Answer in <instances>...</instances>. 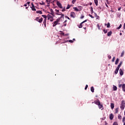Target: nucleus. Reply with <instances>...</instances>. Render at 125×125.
<instances>
[{
	"mask_svg": "<svg viewBox=\"0 0 125 125\" xmlns=\"http://www.w3.org/2000/svg\"><path fill=\"white\" fill-rule=\"evenodd\" d=\"M60 21V18L57 19L56 21L53 22V27H55L56 25H60V23L59 22Z\"/></svg>",
	"mask_w": 125,
	"mask_h": 125,
	"instance_id": "nucleus-1",
	"label": "nucleus"
},
{
	"mask_svg": "<svg viewBox=\"0 0 125 125\" xmlns=\"http://www.w3.org/2000/svg\"><path fill=\"white\" fill-rule=\"evenodd\" d=\"M47 19L48 20H50V22H53V21L54 19H53V16L50 15V14H48L47 16Z\"/></svg>",
	"mask_w": 125,
	"mask_h": 125,
	"instance_id": "nucleus-2",
	"label": "nucleus"
},
{
	"mask_svg": "<svg viewBox=\"0 0 125 125\" xmlns=\"http://www.w3.org/2000/svg\"><path fill=\"white\" fill-rule=\"evenodd\" d=\"M125 101H122L121 104L120 105V109H121V110H124L125 109Z\"/></svg>",
	"mask_w": 125,
	"mask_h": 125,
	"instance_id": "nucleus-3",
	"label": "nucleus"
},
{
	"mask_svg": "<svg viewBox=\"0 0 125 125\" xmlns=\"http://www.w3.org/2000/svg\"><path fill=\"white\" fill-rule=\"evenodd\" d=\"M35 20L36 21H37L38 22H39V23H42V18H41L40 19V18L39 17H37L36 19H35Z\"/></svg>",
	"mask_w": 125,
	"mask_h": 125,
	"instance_id": "nucleus-4",
	"label": "nucleus"
},
{
	"mask_svg": "<svg viewBox=\"0 0 125 125\" xmlns=\"http://www.w3.org/2000/svg\"><path fill=\"white\" fill-rule=\"evenodd\" d=\"M57 4L59 7L60 8H63V7L62 6V4H61V3L59 2V1H57Z\"/></svg>",
	"mask_w": 125,
	"mask_h": 125,
	"instance_id": "nucleus-5",
	"label": "nucleus"
},
{
	"mask_svg": "<svg viewBox=\"0 0 125 125\" xmlns=\"http://www.w3.org/2000/svg\"><path fill=\"white\" fill-rule=\"evenodd\" d=\"M86 21H87V20H85V21H84L83 22H82L80 24V25L79 26V28H83V23H85V22H86Z\"/></svg>",
	"mask_w": 125,
	"mask_h": 125,
	"instance_id": "nucleus-6",
	"label": "nucleus"
},
{
	"mask_svg": "<svg viewBox=\"0 0 125 125\" xmlns=\"http://www.w3.org/2000/svg\"><path fill=\"white\" fill-rule=\"evenodd\" d=\"M70 16L71 17H72V18H75V17H76V13H75L74 12H72L70 13Z\"/></svg>",
	"mask_w": 125,
	"mask_h": 125,
	"instance_id": "nucleus-7",
	"label": "nucleus"
},
{
	"mask_svg": "<svg viewBox=\"0 0 125 125\" xmlns=\"http://www.w3.org/2000/svg\"><path fill=\"white\" fill-rule=\"evenodd\" d=\"M94 103L95 104H96V105H98H98H100V101H99V100H96V101H95L94 102Z\"/></svg>",
	"mask_w": 125,
	"mask_h": 125,
	"instance_id": "nucleus-8",
	"label": "nucleus"
},
{
	"mask_svg": "<svg viewBox=\"0 0 125 125\" xmlns=\"http://www.w3.org/2000/svg\"><path fill=\"white\" fill-rule=\"evenodd\" d=\"M119 72L120 76H123V75H124V71H123V69H122V68L120 69Z\"/></svg>",
	"mask_w": 125,
	"mask_h": 125,
	"instance_id": "nucleus-9",
	"label": "nucleus"
},
{
	"mask_svg": "<svg viewBox=\"0 0 125 125\" xmlns=\"http://www.w3.org/2000/svg\"><path fill=\"white\" fill-rule=\"evenodd\" d=\"M50 14L51 15H52V16H53V17H54L55 16V15H54V12H53V10H52V9H50Z\"/></svg>",
	"mask_w": 125,
	"mask_h": 125,
	"instance_id": "nucleus-10",
	"label": "nucleus"
},
{
	"mask_svg": "<svg viewBox=\"0 0 125 125\" xmlns=\"http://www.w3.org/2000/svg\"><path fill=\"white\" fill-rule=\"evenodd\" d=\"M55 11H56L57 15H60L62 13L59 12V10L56 9Z\"/></svg>",
	"mask_w": 125,
	"mask_h": 125,
	"instance_id": "nucleus-11",
	"label": "nucleus"
},
{
	"mask_svg": "<svg viewBox=\"0 0 125 125\" xmlns=\"http://www.w3.org/2000/svg\"><path fill=\"white\" fill-rule=\"evenodd\" d=\"M109 119L110 120H113V119H114V115H113L112 113H111L109 115Z\"/></svg>",
	"mask_w": 125,
	"mask_h": 125,
	"instance_id": "nucleus-12",
	"label": "nucleus"
},
{
	"mask_svg": "<svg viewBox=\"0 0 125 125\" xmlns=\"http://www.w3.org/2000/svg\"><path fill=\"white\" fill-rule=\"evenodd\" d=\"M119 70H120V68H118V67L116 68L115 71L114 72L115 75H117V74H118V72H119Z\"/></svg>",
	"mask_w": 125,
	"mask_h": 125,
	"instance_id": "nucleus-13",
	"label": "nucleus"
},
{
	"mask_svg": "<svg viewBox=\"0 0 125 125\" xmlns=\"http://www.w3.org/2000/svg\"><path fill=\"white\" fill-rule=\"evenodd\" d=\"M43 23L44 25V27H46V19H44Z\"/></svg>",
	"mask_w": 125,
	"mask_h": 125,
	"instance_id": "nucleus-14",
	"label": "nucleus"
},
{
	"mask_svg": "<svg viewBox=\"0 0 125 125\" xmlns=\"http://www.w3.org/2000/svg\"><path fill=\"white\" fill-rule=\"evenodd\" d=\"M112 88H113V90H114V91H116V90H117V86H115V85H113Z\"/></svg>",
	"mask_w": 125,
	"mask_h": 125,
	"instance_id": "nucleus-15",
	"label": "nucleus"
},
{
	"mask_svg": "<svg viewBox=\"0 0 125 125\" xmlns=\"http://www.w3.org/2000/svg\"><path fill=\"white\" fill-rule=\"evenodd\" d=\"M99 109H101V110H103V105L100 104L98 105Z\"/></svg>",
	"mask_w": 125,
	"mask_h": 125,
	"instance_id": "nucleus-16",
	"label": "nucleus"
},
{
	"mask_svg": "<svg viewBox=\"0 0 125 125\" xmlns=\"http://www.w3.org/2000/svg\"><path fill=\"white\" fill-rule=\"evenodd\" d=\"M122 64H123V62H120V63L118 64V66H117V68L118 69H120V68H121V66H122Z\"/></svg>",
	"mask_w": 125,
	"mask_h": 125,
	"instance_id": "nucleus-17",
	"label": "nucleus"
},
{
	"mask_svg": "<svg viewBox=\"0 0 125 125\" xmlns=\"http://www.w3.org/2000/svg\"><path fill=\"white\" fill-rule=\"evenodd\" d=\"M122 89H123V91L125 92V84H123Z\"/></svg>",
	"mask_w": 125,
	"mask_h": 125,
	"instance_id": "nucleus-18",
	"label": "nucleus"
},
{
	"mask_svg": "<svg viewBox=\"0 0 125 125\" xmlns=\"http://www.w3.org/2000/svg\"><path fill=\"white\" fill-rule=\"evenodd\" d=\"M110 107L111 109H114V107H115V104L113 103H111Z\"/></svg>",
	"mask_w": 125,
	"mask_h": 125,
	"instance_id": "nucleus-19",
	"label": "nucleus"
},
{
	"mask_svg": "<svg viewBox=\"0 0 125 125\" xmlns=\"http://www.w3.org/2000/svg\"><path fill=\"white\" fill-rule=\"evenodd\" d=\"M112 31H109L107 33V36L108 37H110L112 35Z\"/></svg>",
	"mask_w": 125,
	"mask_h": 125,
	"instance_id": "nucleus-20",
	"label": "nucleus"
},
{
	"mask_svg": "<svg viewBox=\"0 0 125 125\" xmlns=\"http://www.w3.org/2000/svg\"><path fill=\"white\" fill-rule=\"evenodd\" d=\"M119 58H117L115 61V65H118V64L119 63Z\"/></svg>",
	"mask_w": 125,
	"mask_h": 125,
	"instance_id": "nucleus-21",
	"label": "nucleus"
},
{
	"mask_svg": "<svg viewBox=\"0 0 125 125\" xmlns=\"http://www.w3.org/2000/svg\"><path fill=\"white\" fill-rule=\"evenodd\" d=\"M119 113V107L115 109V114H118Z\"/></svg>",
	"mask_w": 125,
	"mask_h": 125,
	"instance_id": "nucleus-22",
	"label": "nucleus"
},
{
	"mask_svg": "<svg viewBox=\"0 0 125 125\" xmlns=\"http://www.w3.org/2000/svg\"><path fill=\"white\" fill-rule=\"evenodd\" d=\"M36 13L39 14H42V11H36Z\"/></svg>",
	"mask_w": 125,
	"mask_h": 125,
	"instance_id": "nucleus-23",
	"label": "nucleus"
},
{
	"mask_svg": "<svg viewBox=\"0 0 125 125\" xmlns=\"http://www.w3.org/2000/svg\"><path fill=\"white\" fill-rule=\"evenodd\" d=\"M125 55V51H123L121 54V57H123Z\"/></svg>",
	"mask_w": 125,
	"mask_h": 125,
	"instance_id": "nucleus-24",
	"label": "nucleus"
},
{
	"mask_svg": "<svg viewBox=\"0 0 125 125\" xmlns=\"http://www.w3.org/2000/svg\"><path fill=\"white\" fill-rule=\"evenodd\" d=\"M94 2L96 5L97 6L98 5V0H94Z\"/></svg>",
	"mask_w": 125,
	"mask_h": 125,
	"instance_id": "nucleus-25",
	"label": "nucleus"
},
{
	"mask_svg": "<svg viewBox=\"0 0 125 125\" xmlns=\"http://www.w3.org/2000/svg\"><path fill=\"white\" fill-rule=\"evenodd\" d=\"M31 8L32 9V10H33V11H36L37 10L36 9V8L34 7H31Z\"/></svg>",
	"mask_w": 125,
	"mask_h": 125,
	"instance_id": "nucleus-26",
	"label": "nucleus"
},
{
	"mask_svg": "<svg viewBox=\"0 0 125 125\" xmlns=\"http://www.w3.org/2000/svg\"><path fill=\"white\" fill-rule=\"evenodd\" d=\"M91 91L92 92H94V87H93V86L91 87Z\"/></svg>",
	"mask_w": 125,
	"mask_h": 125,
	"instance_id": "nucleus-27",
	"label": "nucleus"
},
{
	"mask_svg": "<svg viewBox=\"0 0 125 125\" xmlns=\"http://www.w3.org/2000/svg\"><path fill=\"white\" fill-rule=\"evenodd\" d=\"M61 15V17L59 18H60V19H61V18H64V14H62V13Z\"/></svg>",
	"mask_w": 125,
	"mask_h": 125,
	"instance_id": "nucleus-28",
	"label": "nucleus"
},
{
	"mask_svg": "<svg viewBox=\"0 0 125 125\" xmlns=\"http://www.w3.org/2000/svg\"><path fill=\"white\" fill-rule=\"evenodd\" d=\"M73 9L75 11H79V9H78L77 7H74Z\"/></svg>",
	"mask_w": 125,
	"mask_h": 125,
	"instance_id": "nucleus-29",
	"label": "nucleus"
},
{
	"mask_svg": "<svg viewBox=\"0 0 125 125\" xmlns=\"http://www.w3.org/2000/svg\"><path fill=\"white\" fill-rule=\"evenodd\" d=\"M118 118L119 120H122V116H121V115L119 114Z\"/></svg>",
	"mask_w": 125,
	"mask_h": 125,
	"instance_id": "nucleus-30",
	"label": "nucleus"
},
{
	"mask_svg": "<svg viewBox=\"0 0 125 125\" xmlns=\"http://www.w3.org/2000/svg\"><path fill=\"white\" fill-rule=\"evenodd\" d=\"M103 32H104V34H107L108 31L106 29H104Z\"/></svg>",
	"mask_w": 125,
	"mask_h": 125,
	"instance_id": "nucleus-31",
	"label": "nucleus"
},
{
	"mask_svg": "<svg viewBox=\"0 0 125 125\" xmlns=\"http://www.w3.org/2000/svg\"><path fill=\"white\" fill-rule=\"evenodd\" d=\"M110 22H108L107 24V28H110Z\"/></svg>",
	"mask_w": 125,
	"mask_h": 125,
	"instance_id": "nucleus-32",
	"label": "nucleus"
},
{
	"mask_svg": "<svg viewBox=\"0 0 125 125\" xmlns=\"http://www.w3.org/2000/svg\"><path fill=\"white\" fill-rule=\"evenodd\" d=\"M90 12L91 13H93V8L92 7H91Z\"/></svg>",
	"mask_w": 125,
	"mask_h": 125,
	"instance_id": "nucleus-33",
	"label": "nucleus"
},
{
	"mask_svg": "<svg viewBox=\"0 0 125 125\" xmlns=\"http://www.w3.org/2000/svg\"><path fill=\"white\" fill-rule=\"evenodd\" d=\"M70 7H71V5H70L69 4H68L66 7V9H69V8H70Z\"/></svg>",
	"mask_w": 125,
	"mask_h": 125,
	"instance_id": "nucleus-34",
	"label": "nucleus"
},
{
	"mask_svg": "<svg viewBox=\"0 0 125 125\" xmlns=\"http://www.w3.org/2000/svg\"><path fill=\"white\" fill-rule=\"evenodd\" d=\"M122 28V24H120L119 26L117 28L118 30H120V29Z\"/></svg>",
	"mask_w": 125,
	"mask_h": 125,
	"instance_id": "nucleus-35",
	"label": "nucleus"
},
{
	"mask_svg": "<svg viewBox=\"0 0 125 125\" xmlns=\"http://www.w3.org/2000/svg\"><path fill=\"white\" fill-rule=\"evenodd\" d=\"M42 17H43V18H44V19H46V18H47L46 16L44 15H42Z\"/></svg>",
	"mask_w": 125,
	"mask_h": 125,
	"instance_id": "nucleus-36",
	"label": "nucleus"
},
{
	"mask_svg": "<svg viewBox=\"0 0 125 125\" xmlns=\"http://www.w3.org/2000/svg\"><path fill=\"white\" fill-rule=\"evenodd\" d=\"M87 87H88V85L86 84L84 88L85 90H86V89H87Z\"/></svg>",
	"mask_w": 125,
	"mask_h": 125,
	"instance_id": "nucleus-37",
	"label": "nucleus"
},
{
	"mask_svg": "<svg viewBox=\"0 0 125 125\" xmlns=\"http://www.w3.org/2000/svg\"><path fill=\"white\" fill-rule=\"evenodd\" d=\"M67 26V23H65L62 25V27H66Z\"/></svg>",
	"mask_w": 125,
	"mask_h": 125,
	"instance_id": "nucleus-38",
	"label": "nucleus"
},
{
	"mask_svg": "<svg viewBox=\"0 0 125 125\" xmlns=\"http://www.w3.org/2000/svg\"><path fill=\"white\" fill-rule=\"evenodd\" d=\"M123 123H125V117H124L123 118Z\"/></svg>",
	"mask_w": 125,
	"mask_h": 125,
	"instance_id": "nucleus-39",
	"label": "nucleus"
},
{
	"mask_svg": "<svg viewBox=\"0 0 125 125\" xmlns=\"http://www.w3.org/2000/svg\"><path fill=\"white\" fill-rule=\"evenodd\" d=\"M77 0H73L72 1V3H73V4H75V2H76V1Z\"/></svg>",
	"mask_w": 125,
	"mask_h": 125,
	"instance_id": "nucleus-40",
	"label": "nucleus"
},
{
	"mask_svg": "<svg viewBox=\"0 0 125 125\" xmlns=\"http://www.w3.org/2000/svg\"><path fill=\"white\" fill-rule=\"evenodd\" d=\"M118 86H119V87H120V88L123 87V84H119L118 85Z\"/></svg>",
	"mask_w": 125,
	"mask_h": 125,
	"instance_id": "nucleus-41",
	"label": "nucleus"
},
{
	"mask_svg": "<svg viewBox=\"0 0 125 125\" xmlns=\"http://www.w3.org/2000/svg\"><path fill=\"white\" fill-rule=\"evenodd\" d=\"M89 16L90 17H91V18H92L93 19V18H94V17H93L92 15H90V14H89Z\"/></svg>",
	"mask_w": 125,
	"mask_h": 125,
	"instance_id": "nucleus-42",
	"label": "nucleus"
},
{
	"mask_svg": "<svg viewBox=\"0 0 125 125\" xmlns=\"http://www.w3.org/2000/svg\"><path fill=\"white\" fill-rule=\"evenodd\" d=\"M113 125H118V123H117V122H114L113 124Z\"/></svg>",
	"mask_w": 125,
	"mask_h": 125,
	"instance_id": "nucleus-43",
	"label": "nucleus"
},
{
	"mask_svg": "<svg viewBox=\"0 0 125 125\" xmlns=\"http://www.w3.org/2000/svg\"><path fill=\"white\" fill-rule=\"evenodd\" d=\"M115 62V57H114L112 60V62Z\"/></svg>",
	"mask_w": 125,
	"mask_h": 125,
	"instance_id": "nucleus-44",
	"label": "nucleus"
},
{
	"mask_svg": "<svg viewBox=\"0 0 125 125\" xmlns=\"http://www.w3.org/2000/svg\"><path fill=\"white\" fill-rule=\"evenodd\" d=\"M83 18H84V16H82L80 17V19H83Z\"/></svg>",
	"mask_w": 125,
	"mask_h": 125,
	"instance_id": "nucleus-45",
	"label": "nucleus"
},
{
	"mask_svg": "<svg viewBox=\"0 0 125 125\" xmlns=\"http://www.w3.org/2000/svg\"><path fill=\"white\" fill-rule=\"evenodd\" d=\"M35 6V5H34V3L32 2L31 3V7H34Z\"/></svg>",
	"mask_w": 125,
	"mask_h": 125,
	"instance_id": "nucleus-46",
	"label": "nucleus"
},
{
	"mask_svg": "<svg viewBox=\"0 0 125 125\" xmlns=\"http://www.w3.org/2000/svg\"><path fill=\"white\" fill-rule=\"evenodd\" d=\"M65 18H67L68 19V20H70V18H69V17L67 16H65Z\"/></svg>",
	"mask_w": 125,
	"mask_h": 125,
	"instance_id": "nucleus-47",
	"label": "nucleus"
},
{
	"mask_svg": "<svg viewBox=\"0 0 125 125\" xmlns=\"http://www.w3.org/2000/svg\"><path fill=\"white\" fill-rule=\"evenodd\" d=\"M108 58H109V59H111L112 58V57H111V56L110 55H108Z\"/></svg>",
	"mask_w": 125,
	"mask_h": 125,
	"instance_id": "nucleus-48",
	"label": "nucleus"
},
{
	"mask_svg": "<svg viewBox=\"0 0 125 125\" xmlns=\"http://www.w3.org/2000/svg\"><path fill=\"white\" fill-rule=\"evenodd\" d=\"M69 42L72 43V42H74V41H73V40H69Z\"/></svg>",
	"mask_w": 125,
	"mask_h": 125,
	"instance_id": "nucleus-49",
	"label": "nucleus"
},
{
	"mask_svg": "<svg viewBox=\"0 0 125 125\" xmlns=\"http://www.w3.org/2000/svg\"><path fill=\"white\" fill-rule=\"evenodd\" d=\"M106 3L107 4H110V3L109 2V1L108 0H106Z\"/></svg>",
	"mask_w": 125,
	"mask_h": 125,
	"instance_id": "nucleus-50",
	"label": "nucleus"
},
{
	"mask_svg": "<svg viewBox=\"0 0 125 125\" xmlns=\"http://www.w3.org/2000/svg\"><path fill=\"white\" fill-rule=\"evenodd\" d=\"M67 22V20L64 21L63 22V24H65V23Z\"/></svg>",
	"mask_w": 125,
	"mask_h": 125,
	"instance_id": "nucleus-51",
	"label": "nucleus"
},
{
	"mask_svg": "<svg viewBox=\"0 0 125 125\" xmlns=\"http://www.w3.org/2000/svg\"><path fill=\"white\" fill-rule=\"evenodd\" d=\"M121 9H122V7H120L118 8V11H120V10H121Z\"/></svg>",
	"mask_w": 125,
	"mask_h": 125,
	"instance_id": "nucleus-52",
	"label": "nucleus"
},
{
	"mask_svg": "<svg viewBox=\"0 0 125 125\" xmlns=\"http://www.w3.org/2000/svg\"><path fill=\"white\" fill-rule=\"evenodd\" d=\"M123 29H125V23L124 24Z\"/></svg>",
	"mask_w": 125,
	"mask_h": 125,
	"instance_id": "nucleus-53",
	"label": "nucleus"
},
{
	"mask_svg": "<svg viewBox=\"0 0 125 125\" xmlns=\"http://www.w3.org/2000/svg\"><path fill=\"white\" fill-rule=\"evenodd\" d=\"M105 5H106V7H108V5L106 3H105Z\"/></svg>",
	"mask_w": 125,
	"mask_h": 125,
	"instance_id": "nucleus-54",
	"label": "nucleus"
},
{
	"mask_svg": "<svg viewBox=\"0 0 125 125\" xmlns=\"http://www.w3.org/2000/svg\"><path fill=\"white\" fill-rule=\"evenodd\" d=\"M23 6H27V3L25 4Z\"/></svg>",
	"mask_w": 125,
	"mask_h": 125,
	"instance_id": "nucleus-55",
	"label": "nucleus"
},
{
	"mask_svg": "<svg viewBox=\"0 0 125 125\" xmlns=\"http://www.w3.org/2000/svg\"><path fill=\"white\" fill-rule=\"evenodd\" d=\"M27 4H30V2H27Z\"/></svg>",
	"mask_w": 125,
	"mask_h": 125,
	"instance_id": "nucleus-56",
	"label": "nucleus"
},
{
	"mask_svg": "<svg viewBox=\"0 0 125 125\" xmlns=\"http://www.w3.org/2000/svg\"><path fill=\"white\" fill-rule=\"evenodd\" d=\"M92 2H90V3H89V5H92Z\"/></svg>",
	"mask_w": 125,
	"mask_h": 125,
	"instance_id": "nucleus-57",
	"label": "nucleus"
},
{
	"mask_svg": "<svg viewBox=\"0 0 125 125\" xmlns=\"http://www.w3.org/2000/svg\"><path fill=\"white\" fill-rule=\"evenodd\" d=\"M62 12L65 11V9L62 10Z\"/></svg>",
	"mask_w": 125,
	"mask_h": 125,
	"instance_id": "nucleus-58",
	"label": "nucleus"
},
{
	"mask_svg": "<svg viewBox=\"0 0 125 125\" xmlns=\"http://www.w3.org/2000/svg\"><path fill=\"white\" fill-rule=\"evenodd\" d=\"M122 33H120V36H122Z\"/></svg>",
	"mask_w": 125,
	"mask_h": 125,
	"instance_id": "nucleus-59",
	"label": "nucleus"
},
{
	"mask_svg": "<svg viewBox=\"0 0 125 125\" xmlns=\"http://www.w3.org/2000/svg\"><path fill=\"white\" fill-rule=\"evenodd\" d=\"M46 1L47 2H48V0H46Z\"/></svg>",
	"mask_w": 125,
	"mask_h": 125,
	"instance_id": "nucleus-60",
	"label": "nucleus"
},
{
	"mask_svg": "<svg viewBox=\"0 0 125 125\" xmlns=\"http://www.w3.org/2000/svg\"><path fill=\"white\" fill-rule=\"evenodd\" d=\"M25 8H26V9H27V8H28V7H25Z\"/></svg>",
	"mask_w": 125,
	"mask_h": 125,
	"instance_id": "nucleus-61",
	"label": "nucleus"
},
{
	"mask_svg": "<svg viewBox=\"0 0 125 125\" xmlns=\"http://www.w3.org/2000/svg\"><path fill=\"white\" fill-rule=\"evenodd\" d=\"M125 125V123H124V125Z\"/></svg>",
	"mask_w": 125,
	"mask_h": 125,
	"instance_id": "nucleus-62",
	"label": "nucleus"
},
{
	"mask_svg": "<svg viewBox=\"0 0 125 125\" xmlns=\"http://www.w3.org/2000/svg\"><path fill=\"white\" fill-rule=\"evenodd\" d=\"M73 41H75V39H73Z\"/></svg>",
	"mask_w": 125,
	"mask_h": 125,
	"instance_id": "nucleus-63",
	"label": "nucleus"
},
{
	"mask_svg": "<svg viewBox=\"0 0 125 125\" xmlns=\"http://www.w3.org/2000/svg\"><path fill=\"white\" fill-rule=\"evenodd\" d=\"M62 35H64V33H62Z\"/></svg>",
	"mask_w": 125,
	"mask_h": 125,
	"instance_id": "nucleus-64",
	"label": "nucleus"
}]
</instances>
